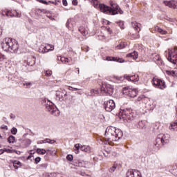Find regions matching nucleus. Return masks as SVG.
<instances>
[{"label": "nucleus", "instance_id": "nucleus-1", "mask_svg": "<svg viewBox=\"0 0 177 177\" xmlns=\"http://www.w3.org/2000/svg\"><path fill=\"white\" fill-rule=\"evenodd\" d=\"M122 131L120 129H115L114 127H108L105 131V140L111 143L112 142H118L123 136Z\"/></svg>", "mask_w": 177, "mask_h": 177}, {"label": "nucleus", "instance_id": "nucleus-2", "mask_svg": "<svg viewBox=\"0 0 177 177\" xmlns=\"http://www.w3.org/2000/svg\"><path fill=\"white\" fill-rule=\"evenodd\" d=\"M2 49L6 52L17 53L19 50V43L15 39L6 38L1 44Z\"/></svg>", "mask_w": 177, "mask_h": 177}, {"label": "nucleus", "instance_id": "nucleus-3", "mask_svg": "<svg viewBox=\"0 0 177 177\" xmlns=\"http://www.w3.org/2000/svg\"><path fill=\"white\" fill-rule=\"evenodd\" d=\"M135 117H136V113H135V111L132 110V109H120L119 112V118L120 120H123V121L126 122H129L130 121H133Z\"/></svg>", "mask_w": 177, "mask_h": 177}, {"label": "nucleus", "instance_id": "nucleus-4", "mask_svg": "<svg viewBox=\"0 0 177 177\" xmlns=\"http://www.w3.org/2000/svg\"><path fill=\"white\" fill-rule=\"evenodd\" d=\"M41 103L45 106L46 111L50 113L52 115H54L55 117L59 115L57 108L56 106L55 107V104H53L48 98H41Z\"/></svg>", "mask_w": 177, "mask_h": 177}, {"label": "nucleus", "instance_id": "nucleus-5", "mask_svg": "<svg viewBox=\"0 0 177 177\" xmlns=\"http://www.w3.org/2000/svg\"><path fill=\"white\" fill-rule=\"evenodd\" d=\"M168 142H169V134H159L156 139L154 146L156 149H158L160 146H163Z\"/></svg>", "mask_w": 177, "mask_h": 177}, {"label": "nucleus", "instance_id": "nucleus-6", "mask_svg": "<svg viewBox=\"0 0 177 177\" xmlns=\"http://www.w3.org/2000/svg\"><path fill=\"white\" fill-rule=\"evenodd\" d=\"M36 58L34 56H30L28 58L27 61H25L23 64V70L26 73L28 71H34L33 66L35 65Z\"/></svg>", "mask_w": 177, "mask_h": 177}, {"label": "nucleus", "instance_id": "nucleus-7", "mask_svg": "<svg viewBox=\"0 0 177 177\" xmlns=\"http://www.w3.org/2000/svg\"><path fill=\"white\" fill-rule=\"evenodd\" d=\"M124 78L127 80V81H130L131 82H138L139 81V75H124V77H115V82L120 84V82H122L124 81Z\"/></svg>", "mask_w": 177, "mask_h": 177}, {"label": "nucleus", "instance_id": "nucleus-8", "mask_svg": "<svg viewBox=\"0 0 177 177\" xmlns=\"http://www.w3.org/2000/svg\"><path fill=\"white\" fill-rule=\"evenodd\" d=\"M138 92L139 91L136 88H129V87H124L122 89L123 94L129 97H136Z\"/></svg>", "mask_w": 177, "mask_h": 177}, {"label": "nucleus", "instance_id": "nucleus-9", "mask_svg": "<svg viewBox=\"0 0 177 177\" xmlns=\"http://www.w3.org/2000/svg\"><path fill=\"white\" fill-rule=\"evenodd\" d=\"M152 84L155 86V88H158L159 89H165V88H167V85H165V82L157 77L153 78Z\"/></svg>", "mask_w": 177, "mask_h": 177}, {"label": "nucleus", "instance_id": "nucleus-10", "mask_svg": "<svg viewBox=\"0 0 177 177\" xmlns=\"http://www.w3.org/2000/svg\"><path fill=\"white\" fill-rule=\"evenodd\" d=\"M55 49V47L53 45L50 44H41L38 49V52L39 53H48V52H50L51 50H53Z\"/></svg>", "mask_w": 177, "mask_h": 177}, {"label": "nucleus", "instance_id": "nucleus-11", "mask_svg": "<svg viewBox=\"0 0 177 177\" xmlns=\"http://www.w3.org/2000/svg\"><path fill=\"white\" fill-rule=\"evenodd\" d=\"M99 8L100 9L101 12H102V13H105V15H112L113 16L117 15V12H115V10L111 11L109 6L100 4Z\"/></svg>", "mask_w": 177, "mask_h": 177}, {"label": "nucleus", "instance_id": "nucleus-12", "mask_svg": "<svg viewBox=\"0 0 177 177\" xmlns=\"http://www.w3.org/2000/svg\"><path fill=\"white\" fill-rule=\"evenodd\" d=\"M67 96H68V95L67 94V91L64 89H61V91H57L56 93V99L59 102H63L64 99L66 100Z\"/></svg>", "mask_w": 177, "mask_h": 177}, {"label": "nucleus", "instance_id": "nucleus-13", "mask_svg": "<svg viewBox=\"0 0 177 177\" xmlns=\"http://www.w3.org/2000/svg\"><path fill=\"white\" fill-rule=\"evenodd\" d=\"M104 109L106 111L111 112L115 109V102L114 100H109V101L104 102Z\"/></svg>", "mask_w": 177, "mask_h": 177}, {"label": "nucleus", "instance_id": "nucleus-14", "mask_svg": "<svg viewBox=\"0 0 177 177\" xmlns=\"http://www.w3.org/2000/svg\"><path fill=\"white\" fill-rule=\"evenodd\" d=\"M110 9L111 12H116V15H118V13H120V15H122V13H124V11H122V10H121V8H120V6L118 5H117V3H115V2L114 1H111L110 2Z\"/></svg>", "mask_w": 177, "mask_h": 177}, {"label": "nucleus", "instance_id": "nucleus-15", "mask_svg": "<svg viewBox=\"0 0 177 177\" xmlns=\"http://www.w3.org/2000/svg\"><path fill=\"white\" fill-rule=\"evenodd\" d=\"M151 59L153 60V62L158 64V66H162L164 62H162V59L161 57H160V55L157 53H152L150 56Z\"/></svg>", "mask_w": 177, "mask_h": 177}, {"label": "nucleus", "instance_id": "nucleus-16", "mask_svg": "<svg viewBox=\"0 0 177 177\" xmlns=\"http://www.w3.org/2000/svg\"><path fill=\"white\" fill-rule=\"evenodd\" d=\"M126 177H142V174L138 170L130 169L127 171Z\"/></svg>", "mask_w": 177, "mask_h": 177}, {"label": "nucleus", "instance_id": "nucleus-17", "mask_svg": "<svg viewBox=\"0 0 177 177\" xmlns=\"http://www.w3.org/2000/svg\"><path fill=\"white\" fill-rule=\"evenodd\" d=\"M111 91H113V89L111 88V86H110V84H104L101 86V92L102 95L107 94V93L110 95V92H111Z\"/></svg>", "mask_w": 177, "mask_h": 177}, {"label": "nucleus", "instance_id": "nucleus-18", "mask_svg": "<svg viewBox=\"0 0 177 177\" xmlns=\"http://www.w3.org/2000/svg\"><path fill=\"white\" fill-rule=\"evenodd\" d=\"M73 165H75V167H80L81 168H85L86 167V162L84 160L75 159L73 160Z\"/></svg>", "mask_w": 177, "mask_h": 177}, {"label": "nucleus", "instance_id": "nucleus-19", "mask_svg": "<svg viewBox=\"0 0 177 177\" xmlns=\"http://www.w3.org/2000/svg\"><path fill=\"white\" fill-rule=\"evenodd\" d=\"M66 27L68 28V30H73L74 27H75V19H68Z\"/></svg>", "mask_w": 177, "mask_h": 177}, {"label": "nucleus", "instance_id": "nucleus-20", "mask_svg": "<svg viewBox=\"0 0 177 177\" xmlns=\"http://www.w3.org/2000/svg\"><path fill=\"white\" fill-rule=\"evenodd\" d=\"M58 60H60V62H62V63H63L64 64H68L69 66H71V64H73L71 58L68 59L64 57H59Z\"/></svg>", "mask_w": 177, "mask_h": 177}, {"label": "nucleus", "instance_id": "nucleus-21", "mask_svg": "<svg viewBox=\"0 0 177 177\" xmlns=\"http://www.w3.org/2000/svg\"><path fill=\"white\" fill-rule=\"evenodd\" d=\"M164 3L166 6H169V8H172L173 9H176L177 8V2L175 0L164 1Z\"/></svg>", "mask_w": 177, "mask_h": 177}, {"label": "nucleus", "instance_id": "nucleus-22", "mask_svg": "<svg viewBox=\"0 0 177 177\" xmlns=\"http://www.w3.org/2000/svg\"><path fill=\"white\" fill-rule=\"evenodd\" d=\"M31 142H32L31 140L26 138L25 140H23L21 142L20 146L23 149H26V148L28 147V146H30V145H31Z\"/></svg>", "mask_w": 177, "mask_h": 177}, {"label": "nucleus", "instance_id": "nucleus-23", "mask_svg": "<svg viewBox=\"0 0 177 177\" xmlns=\"http://www.w3.org/2000/svg\"><path fill=\"white\" fill-rule=\"evenodd\" d=\"M106 60L108 62H118V63H124V59L114 57H106Z\"/></svg>", "mask_w": 177, "mask_h": 177}, {"label": "nucleus", "instance_id": "nucleus-24", "mask_svg": "<svg viewBox=\"0 0 177 177\" xmlns=\"http://www.w3.org/2000/svg\"><path fill=\"white\" fill-rule=\"evenodd\" d=\"M169 129L171 131V132H175L177 131V120L170 124Z\"/></svg>", "mask_w": 177, "mask_h": 177}, {"label": "nucleus", "instance_id": "nucleus-25", "mask_svg": "<svg viewBox=\"0 0 177 177\" xmlns=\"http://www.w3.org/2000/svg\"><path fill=\"white\" fill-rule=\"evenodd\" d=\"M78 30L80 31V32H81V34H82V35H84V37H86V35H88V27L86 26H80L78 28Z\"/></svg>", "mask_w": 177, "mask_h": 177}, {"label": "nucleus", "instance_id": "nucleus-26", "mask_svg": "<svg viewBox=\"0 0 177 177\" xmlns=\"http://www.w3.org/2000/svg\"><path fill=\"white\" fill-rule=\"evenodd\" d=\"M1 15L3 17L6 16L7 17H13L15 14L10 10H3L1 12Z\"/></svg>", "mask_w": 177, "mask_h": 177}, {"label": "nucleus", "instance_id": "nucleus-27", "mask_svg": "<svg viewBox=\"0 0 177 177\" xmlns=\"http://www.w3.org/2000/svg\"><path fill=\"white\" fill-rule=\"evenodd\" d=\"M140 24L136 21L131 22V26L133 27V28H134L136 31H137V32H139V31H140Z\"/></svg>", "mask_w": 177, "mask_h": 177}, {"label": "nucleus", "instance_id": "nucleus-28", "mask_svg": "<svg viewBox=\"0 0 177 177\" xmlns=\"http://www.w3.org/2000/svg\"><path fill=\"white\" fill-rule=\"evenodd\" d=\"M147 125V122H146V120H141L138 123V128H139L140 129H145Z\"/></svg>", "mask_w": 177, "mask_h": 177}, {"label": "nucleus", "instance_id": "nucleus-29", "mask_svg": "<svg viewBox=\"0 0 177 177\" xmlns=\"http://www.w3.org/2000/svg\"><path fill=\"white\" fill-rule=\"evenodd\" d=\"M127 57H131V59H133V60H136L138 57V52L133 51V53H129L127 55Z\"/></svg>", "mask_w": 177, "mask_h": 177}, {"label": "nucleus", "instance_id": "nucleus-30", "mask_svg": "<svg viewBox=\"0 0 177 177\" xmlns=\"http://www.w3.org/2000/svg\"><path fill=\"white\" fill-rule=\"evenodd\" d=\"M80 150L84 153H91V147L88 145H82L80 147Z\"/></svg>", "mask_w": 177, "mask_h": 177}, {"label": "nucleus", "instance_id": "nucleus-31", "mask_svg": "<svg viewBox=\"0 0 177 177\" xmlns=\"http://www.w3.org/2000/svg\"><path fill=\"white\" fill-rule=\"evenodd\" d=\"M103 154L105 157H109L111 154V147H105Z\"/></svg>", "mask_w": 177, "mask_h": 177}, {"label": "nucleus", "instance_id": "nucleus-32", "mask_svg": "<svg viewBox=\"0 0 177 177\" xmlns=\"http://www.w3.org/2000/svg\"><path fill=\"white\" fill-rule=\"evenodd\" d=\"M166 74L167 75H171L174 78H177V71H167Z\"/></svg>", "mask_w": 177, "mask_h": 177}, {"label": "nucleus", "instance_id": "nucleus-33", "mask_svg": "<svg viewBox=\"0 0 177 177\" xmlns=\"http://www.w3.org/2000/svg\"><path fill=\"white\" fill-rule=\"evenodd\" d=\"M13 164V167L14 168H15V169H19V168H20V167H21V162H20V161L19 160H14L12 162Z\"/></svg>", "mask_w": 177, "mask_h": 177}, {"label": "nucleus", "instance_id": "nucleus-34", "mask_svg": "<svg viewBox=\"0 0 177 177\" xmlns=\"http://www.w3.org/2000/svg\"><path fill=\"white\" fill-rule=\"evenodd\" d=\"M155 30L158 31V32H160V34H162V35H165V34H167L166 30H162L158 26L155 27Z\"/></svg>", "mask_w": 177, "mask_h": 177}, {"label": "nucleus", "instance_id": "nucleus-35", "mask_svg": "<svg viewBox=\"0 0 177 177\" xmlns=\"http://www.w3.org/2000/svg\"><path fill=\"white\" fill-rule=\"evenodd\" d=\"M24 86H26V88H30L34 85V82H26L23 84Z\"/></svg>", "mask_w": 177, "mask_h": 177}, {"label": "nucleus", "instance_id": "nucleus-36", "mask_svg": "<svg viewBox=\"0 0 177 177\" xmlns=\"http://www.w3.org/2000/svg\"><path fill=\"white\" fill-rule=\"evenodd\" d=\"M99 95V91L98 90H95V89H91L90 91V96H97Z\"/></svg>", "mask_w": 177, "mask_h": 177}, {"label": "nucleus", "instance_id": "nucleus-37", "mask_svg": "<svg viewBox=\"0 0 177 177\" xmlns=\"http://www.w3.org/2000/svg\"><path fill=\"white\" fill-rule=\"evenodd\" d=\"M8 143H15L16 142V137L13 136H10L8 138Z\"/></svg>", "mask_w": 177, "mask_h": 177}, {"label": "nucleus", "instance_id": "nucleus-38", "mask_svg": "<svg viewBox=\"0 0 177 177\" xmlns=\"http://www.w3.org/2000/svg\"><path fill=\"white\" fill-rule=\"evenodd\" d=\"M37 153L38 154H41V156H44V154H46V150L44 149H39L38 148L37 149Z\"/></svg>", "mask_w": 177, "mask_h": 177}, {"label": "nucleus", "instance_id": "nucleus-39", "mask_svg": "<svg viewBox=\"0 0 177 177\" xmlns=\"http://www.w3.org/2000/svg\"><path fill=\"white\" fill-rule=\"evenodd\" d=\"M92 3H93L94 8H99V6H100L98 0H93Z\"/></svg>", "mask_w": 177, "mask_h": 177}, {"label": "nucleus", "instance_id": "nucleus-40", "mask_svg": "<svg viewBox=\"0 0 177 177\" xmlns=\"http://www.w3.org/2000/svg\"><path fill=\"white\" fill-rule=\"evenodd\" d=\"M12 15H14L13 17H21V12H19L17 11H12Z\"/></svg>", "mask_w": 177, "mask_h": 177}, {"label": "nucleus", "instance_id": "nucleus-41", "mask_svg": "<svg viewBox=\"0 0 177 177\" xmlns=\"http://www.w3.org/2000/svg\"><path fill=\"white\" fill-rule=\"evenodd\" d=\"M138 50H140V52H141V55H143L145 53V50L143 48V46L141 44H138Z\"/></svg>", "mask_w": 177, "mask_h": 177}, {"label": "nucleus", "instance_id": "nucleus-42", "mask_svg": "<svg viewBox=\"0 0 177 177\" xmlns=\"http://www.w3.org/2000/svg\"><path fill=\"white\" fill-rule=\"evenodd\" d=\"M125 43H121L119 45H118L115 48L116 49H124L125 48Z\"/></svg>", "mask_w": 177, "mask_h": 177}, {"label": "nucleus", "instance_id": "nucleus-43", "mask_svg": "<svg viewBox=\"0 0 177 177\" xmlns=\"http://www.w3.org/2000/svg\"><path fill=\"white\" fill-rule=\"evenodd\" d=\"M115 169H117V165H114L109 169V172H111V174H113V172H114Z\"/></svg>", "mask_w": 177, "mask_h": 177}, {"label": "nucleus", "instance_id": "nucleus-44", "mask_svg": "<svg viewBox=\"0 0 177 177\" xmlns=\"http://www.w3.org/2000/svg\"><path fill=\"white\" fill-rule=\"evenodd\" d=\"M116 24L119 26V27L122 29L124 30V22L123 21H119L116 22Z\"/></svg>", "mask_w": 177, "mask_h": 177}, {"label": "nucleus", "instance_id": "nucleus-45", "mask_svg": "<svg viewBox=\"0 0 177 177\" xmlns=\"http://www.w3.org/2000/svg\"><path fill=\"white\" fill-rule=\"evenodd\" d=\"M145 99H146V97H145L143 95H141L138 97L137 102H145Z\"/></svg>", "mask_w": 177, "mask_h": 177}, {"label": "nucleus", "instance_id": "nucleus-46", "mask_svg": "<svg viewBox=\"0 0 177 177\" xmlns=\"http://www.w3.org/2000/svg\"><path fill=\"white\" fill-rule=\"evenodd\" d=\"M11 133L12 135H16V133H17V129L16 127H12L11 129Z\"/></svg>", "mask_w": 177, "mask_h": 177}, {"label": "nucleus", "instance_id": "nucleus-47", "mask_svg": "<svg viewBox=\"0 0 177 177\" xmlns=\"http://www.w3.org/2000/svg\"><path fill=\"white\" fill-rule=\"evenodd\" d=\"M131 38L133 39H138V38H140V37L139 36V34L136 33L131 35Z\"/></svg>", "mask_w": 177, "mask_h": 177}, {"label": "nucleus", "instance_id": "nucleus-48", "mask_svg": "<svg viewBox=\"0 0 177 177\" xmlns=\"http://www.w3.org/2000/svg\"><path fill=\"white\" fill-rule=\"evenodd\" d=\"M73 155H67L66 156V160H68V161H73Z\"/></svg>", "mask_w": 177, "mask_h": 177}, {"label": "nucleus", "instance_id": "nucleus-49", "mask_svg": "<svg viewBox=\"0 0 177 177\" xmlns=\"http://www.w3.org/2000/svg\"><path fill=\"white\" fill-rule=\"evenodd\" d=\"M52 75V71H46V76L50 77Z\"/></svg>", "mask_w": 177, "mask_h": 177}, {"label": "nucleus", "instance_id": "nucleus-50", "mask_svg": "<svg viewBox=\"0 0 177 177\" xmlns=\"http://www.w3.org/2000/svg\"><path fill=\"white\" fill-rule=\"evenodd\" d=\"M47 143H49L50 145H53V143H56V140H50L48 138V141Z\"/></svg>", "mask_w": 177, "mask_h": 177}, {"label": "nucleus", "instance_id": "nucleus-51", "mask_svg": "<svg viewBox=\"0 0 177 177\" xmlns=\"http://www.w3.org/2000/svg\"><path fill=\"white\" fill-rule=\"evenodd\" d=\"M40 161H41V158H40V157H37V158L35 159V164H38Z\"/></svg>", "mask_w": 177, "mask_h": 177}, {"label": "nucleus", "instance_id": "nucleus-52", "mask_svg": "<svg viewBox=\"0 0 177 177\" xmlns=\"http://www.w3.org/2000/svg\"><path fill=\"white\" fill-rule=\"evenodd\" d=\"M5 61V55L0 53V62H4Z\"/></svg>", "mask_w": 177, "mask_h": 177}, {"label": "nucleus", "instance_id": "nucleus-53", "mask_svg": "<svg viewBox=\"0 0 177 177\" xmlns=\"http://www.w3.org/2000/svg\"><path fill=\"white\" fill-rule=\"evenodd\" d=\"M3 151H4V153L6 152V153H12V150L11 149H6V148H4L3 149Z\"/></svg>", "mask_w": 177, "mask_h": 177}, {"label": "nucleus", "instance_id": "nucleus-54", "mask_svg": "<svg viewBox=\"0 0 177 177\" xmlns=\"http://www.w3.org/2000/svg\"><path fill=\"white\" fill-rule=\"evenodd\" d=\"M72 4H73L74 6H77V5H78V1H77V0H73Z\"/></svg>", "mask_w": 177, "mask_h": 177}, {"label": "nucleus", "instance_id": "nucleus-55", "mask_svg": "<svg viewBox=\"0 0 177 177\" xmlns=\"http://www.w3.org/2000/svg\"><path fill=\"white\" fill-rule=\"evenodd\" d=\"M75 149H76V150H77V151L80 150V149H81V147L80 146V144H76L75 145Z\"/></svg>", "mask_w": 177, "mask_h": 177}, {"label": "nucleus", "instance_id": "nucleus-56", "mask_svg": "<svg viewBox=\"0 0 177 177\" xmlns=\"http://www.w3.org/2000/svg\"><path fill=\"white\" fill-rule=\"evenodd\" d=\"M10 118H11V120H15L16 118V115H15L13 113H10Z\"/></svg>", "mask_w": 177, "mask_h": 177}, {"label": "nucleus", "instance_id": "nucleus-57", "mask_svg": "<svg viewBox=\"0 0 177 177\" xmlns=\"http://www.w3.org/2000/svg\"><path fill=\"white\" fill-rule=\"evenodd\" d=\"M39 2H40V3H44V5H48V2L44 0H39Z\"/></svg>", "mask_w": 177, "mask_h": 177}, {"label": "nucleus", "instance_id": "nucleus-58", "mask_svg": "<svg viewBox=\"0 0 177 177\" xmlns=\"http://www.w3.org/2000/svg\"><path fill=\"white\" fill-rule=\"evenodd\" d=\"M62 3L64 6H67V5H68V3H67V0H62Z\"/></svg>", "mask_w": 177, "mask_h": 177}, {"label": "nucleus", "instance_id": "nucleus-59", "mask_svg": "<svg viewBox=\"0 0 177 177\" xmlns=\"http://www.w3.org/2000/svg\"><path fill=\"white\" fill-rule=\"evenodd\" d=\"M165 20H167L168 21H172V19H171L169 17L166 16L165 17Z\"/></svg>", "mask_w": 177, "mask_h": 177}, {"label": "nucleus", "instance_id": "nucleus-60", "mask_svg": "<svg viewBox=\"0 0 177 177\" xmlns=\"http://www.w3.org/2000/svg\"><path fill=\"white\" fill-rule=\"evenodd\" d=\"M49 138H46L45 140H42V143H48Z\"/></svg>", "mask_w": 177, "mask_h": 177}, {"label": "nucleus", "instance_id": "nucleus-61", "mask_svg": "<svg viewBox=\"0 0 177 177\" xmlns=\"http://www.w3.org/2000/svg\"><path fill=\"white\" fill-rule=\"evenodd\" d=\"M41 167H42L43 168H46L48 167V164L46 163L41 164Z\"/></svg>", "mask_w": 177, "mask_h": 177}, {"label": "nucleus", "instance_id": "nucleus-62", "mask_svg": "<svg viewBox=\"0 0 177 177\" xmlns=\"http://www.w3.org/2000/svg\"><path fill=\"white\" fill-rule=\"evenodd\" d=\"M47 17H48V19H50V20H55V18L52 15H48L47 16Z\"/></svg>", "mask_w": 177, "mask_h": 177}, {"label": "nucleus", "instance_id": "nucleus-63", "mask_svg": "<svg viewBox=\"0 0 177 177\" xmlns=\"http://www.w3.org/2000/svg\"><path fill=\"white\" fill-rule=\"evenodd\" d=\"M48 3H53L54 5H57V2H55V1H49Z\"/></svg>", "mask_w": 177, "mask_h": 177}, {"label": "nucleus", "instance_id": "nucleus-64", "mask_svg": "<svg viewBox=\"0 0 177 177\" xmlns=\"http://www.w3.org/2000/svg\"><path fill=\"white\" fill-rule=\"evenodd\" d=\"M1 128V129H6V131H8V126H3Z\"/></svg>", "mask_w": 177, "mask_h": 177}]
</instances>
